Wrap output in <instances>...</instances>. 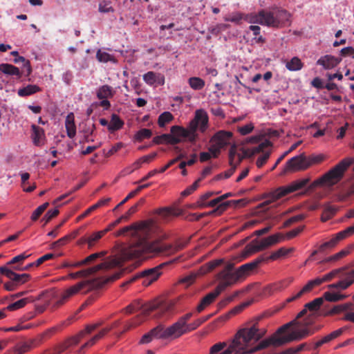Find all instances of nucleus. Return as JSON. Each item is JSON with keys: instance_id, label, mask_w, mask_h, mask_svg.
<instances>
[{"instance_id": "9", "label": "nucleus", "mask_w": 354, "mask_h": 354, "mask_svg": "<svg viewBox=\"0 0 354 354\" xmlns=\"http://www.w3.org/2000/svg\"><path fill=\"white\" fill-rule=\"evenodd\" d=\"M165 264L162 263L156 267L145 269L138 273V274L132 277L129 281L124 283L122 286L128 285L131 283L134 282L137 279L142 280V284L148 286L151 285L153 281H156L159 277L162 274V269Z\"/></svg>"}, {"instance_id": "46", "label": "nucleus", "mask_w": 354, "mask_h": 354, "mask_svg": "<svg viewBox=\"0 0 354 354\" xmlns=\"http://www.w3.org/2000/svg\"><path fill=\"white\" fill-rule=\"evenodd\" d=\"M223 262V259H215L207 263L206 264L201 267V273L205 274L211 272L214 268L221 265Z\"/></svg>"}, {"instance_id": "4", "label": "nucleus", "mask_w": 354, "mask_h": 354, "mask_svg": "<svg viewBox=\"0 0 354 354\" xmlns=\"http://www.w3.org/2000/svg\"><path fill=\"white\" fill-rule=\"evenodd\" d=\"M173 307V303L169 301H154L147 304L143 308L142 313L140 315H137L125 324L124 329L122 333L140 325L151 312L157 311L158 314L164 315L166 313L170 312Z\"/></svg>"}, {"instance_id": "8", "label": "nucleus", "mask_w": 354, "mask_h": 354, "mask_svg": "<svg viewBox=\"0 0 354 354\" xmlns=\"http://www.w3.org/2000/svg\"><path fill=\"white\" fill-rule=\"evenodd\" d=\"M233 134L231 131L220 130L215 133L210 139L211 145L209 147L212 157L217 158L221 150L231 143Z\"/></svg>"}, {"instance_id": "62", "label": "nucleus", "mask_w": 354, "mask_h": 354, "mask_svg": "<svg viewBox=\"0 0 354 354\" xmlns=\"http://www.w3.org/2000/svg\"><path fill=\"white\" fill-rule=\"evenodd\" d=\"M49 203L48 202L44 203L43 205L39 206L32 214L31 219L33 221H37L39 217L43 214V212L48 207Z\"/></svg>"}, {"instance_id": "31", "label": "nucleus", "mask_w": 354, "mask_h": 354, "mask_svg": "<svg viewBox=\"0 0 354 354\" xmlns=\"http://www.w3.org/2000/svg\"><path fill=\"white\" fill-rule=\"evenodd\" d=\"M324 277H317L315 279L309 281L302 289L297 292V296H302L304 293L311 291L315 287L320 286L324 283Z\"/></svg>"}, {"instance_id": "6", "label": "nucleus", "mask_w": 354, "mask_h": 354, "mask_svg": "<svg viewBox=\"0 0 354 354\" xmlns=\"http://www.w3.org/2000/svg\"><path fill=\"white\" fill-rule=\"evenodd\" d=\"M309 181V178H302L295 180L286 186L280 187L265 195L266 200L263 204L268 205L288 194L301 189L308 184Z\"/></svg>"}, {"instance_id": "57", "label": "nucleus", "mask_w": 354, "mask_h": 354, "mask_svg": "<svg viewBox=\"0 0 354 354\" xmlns=\"http://www.w3.org/2000/svg\"><path fill=\"white\" fill-rule=\"evenodd\" d=\"M151 335L153 337L159 339H168L167 337L165 336L166 333V328H165L162 326L159 325L150 330Z\"/></svg>"}, {"instance_id": "7", "label": "nucleus", "mask_w": 354, "mask_h": 354, "mask_svg": "<svg viewBox=\"0 0 354 354\" xmlns=\"http://www.w3.org/2000/svg\"><path fill=\"white\" fill-rule=\"evenodd\" d=\"M188 241L186 242H178L175 245L165 244L159 240L151 241V243H145L144 248L147 250L149 254H171L183 250L187 245Z\"/></svg>"}, {"instance_id": "61", "label": "nucleus", "mask_w": 354, "mask_h": 354, "mask_svg": "<svg viewBox=\"0 0 354 354\" xmlns=\"http://www.w3.org/2000/svg\"><path fill=\"white\" fill-rule=\"evenodd\" d=\"M151 136V130L149 129H142L136 133L135 137L138 141L140 142L145 138H149Z\"/></svg>"}, {"instance_id": "34", "label": "nucleus", "mask_w": 354, "mask_h": 354, "mask_svg": "<svg viewBox=\"0 0 354 354\" xmlns=\"http://www.w3.org/2000/svg\"><path fill=\"white\" fill-rule=\"evenodd\" d=\"M65 127L66 129L67 136L70 138L75 137L76 134V127L74 122V115L73 113H69L66 118Z\"/></svg>"}, {"instance_id": "24", "label": "nucleus", "mask_w": 354, "mask_h": 354, "mask_svg": "<svg viewBox=\"0 0 354 354\" xmlns=\"http://www.w3.org/2000/svg\"><path fill=\"white\" fill-rule=\"evenodd\" d=\"M345 330V328H341L336 330L333 331L330 334L324 336L320 340L317 341L315 343L314 349H317L319 347L322 346L323 344H328L331 341L337 339L339 336H341L344 331Z\"/></svg>"}, {"instance_id": "12", "label": "nucleus", "mask_w": 354, "mask_h": 354, "mask_svg": "<svg viewBox=\"0 0 354 354\" xmlns=\"http://www.w3.org/2000/svg\"><path fill=\"white\" fill-rule=\"evenodd\" d=\"M2 275L10 279L9 281L3 284L4 288L8 291H14L19 286L28 281L31 277L29 274L23 273L17 274L16 272H11L8 270H1Z\"/></svg>"}, {"instance_id": "3", "label": "nucleus", "mask_w": 354, "mask_h": 354, "mask_svg": "<svg viewBox=\"0 0 354 354\" xmlns=\"http://www.w3.org/2000/svg\"><path fill=\"white\" fill-rule=\"evenodd\" d=\"M353 163L351 158H345L339 162L333 169L326 173L322 177L312 183L308 189L312 190L319 185L333 186L339 182L344 176V171Z\"/></svg>"}, {"instance_id": "58", "label": "nucleus", "mask_w": 354, "mask_h": 354, "mask_svg": "<svg viewBox=\"0 0 354 354\" xmlns=\"http://www.w3.org/2000/svg\"><path fill=\"white\" fill-rule=\"evenodd\" d=\"M218 192H207L205 193L204 194L201 195L200 198L198 199V204L197 205L200 207V209L207 207V202L206 201L209 199L212 196L217 194Z\"/></svg>"}, {"instance_id": "21", "label": "nucleus", "mask_w": 354, "mask_h": 354, "mask_svg": "<svg viewBox=\"0 0 354 354\" xmlns=\"http://www.w3.org/2000/svg\"><path fill=\"white\" fill-rule=\"evenodd\" d=\"M265 260L266 259L263 257H259L251 262L241 266L237 269L241 277L243 278L245 276L249 275L251 273V272H252L255 268H257L258 266Z\"/></svg>"}, {"instance_id": "10", "label": "nucleus", "mask_w": 354, "mask_h": 354, "mask_svg": "<svg viewBox=\"0 0 354 354\" xmlns=\"http://www.w3.org/2000/svg\"><path fill=\"white\" fill-rule=\"evenodd\" d=\"M245 19L250 24H259L262 26L275 28L274 11L261 9L258 12L247 15Z\"/></svg>"}, {"instance_id": "64", "label": "nucleus", "mask_w": 354, "mask_h": 354, "mask_svg": "<svg viewBox=\"0 0 354 354\" xmlns=\"http://www.w3.org/2000/svg\"><path fill=\"white\" fill-rule=\"evenodd\" d=\"M103 236L104 234L101 231H99L87 237L88 241V248H92L95 245V242L100 239Z\"/></svg>"}, {"instance_id": "41", "label": "nucleus", "mask_w": 354, "mask_h": 354, "mask_svg": "<svg viewBox=\"0 0 354 354\" xmlns=\"http://www.w3.org/2000/svg\"><path fill=\"white\" fill-rule=\"evenodd\" d=\"M189 86L195 91L202 90L205 86V81L198 77H191L187 80Z\"/></svg>"}, {"instance_id": "14", "label": "nucleus", "mask_w": 354, "mask_h": 354, "mask_svg": "<svg viewBox=\"0 0 354 354\" xmlns=\"http://www.w3.org/2000/svg\"><path fill=\"white\" fill-rule=\"evenodd\" d=\"M93 283L89 281H81L75 285L66 289L61 295L59 300H57V306H61L64 304L67 300L71 297L76 295L78 292L86 294L93 288Z\"/></svg>"}, {"instance_id": "20", "label": "nucleus", "mask_w": 354, "mask_h": 354, "mask_svg": "<svg viewBox=\"0 0 354 354\" xmlns=\"http://www.w3.org/2000/svg\"><path fill=\"white\" fill-rule=\"evenodd\" d=\"M187 333V326H185L178 320L171 326L166 328V333H165V336L167 337L168 339H175L180 337L181 335Z\"/></svg>"}, {"instance_id": "18", "label": "nucleus", "mask_w": 354, "mask_h": 354, "mask_svg": "<svg viewBox=\"0 0 354 354\" xmlns=\"http://www.w3.org/2000/svg\"><path fill=\"white\" fill-rule=\"evenodd\" d=\"M234 264L229 263L225 268L218 274V277L220 280L226 282L229 286L235 283L237 281L241 279L238 270L232 272Z\"/></svg>"}, {"instance_id": "15", "label": "nucleus", "mask_w": 354, "mask_h": 354, "mask_svg": "<svg viewBox=\"0 0 354 354\" xmlns=\"http://www.w3.org/2000/svg\"><path fill=\"white\" fill-rule=\"evenodd\" d=\"M209 117L204 109H198L195 111L194 118L189 122L188 127L193 131L198 129L201 133H205L208 128Z\"/></svg>"}, {"instance_id": "35", "label": "nucleus", "mask_w": 354, "mask_h": 354, "mask_svg": "<svg viewBox=\"0 0 354 354\" xmlns=\"http://www.w3.org/2000/svg\"><path fill=\"white\" fill-rule=\"evenodd\" d=\"M354 310V304L351 302H347L339 305L334 306L328 312L329 315L339 314L342 312H348Z\"/></svg>"}, {"instance_id": "42", "label": "nucleus", "mask_w": 354, "mask_h": 354, "mask_svg": "<svg viewBox=\"0 0 354 354\" xmlns=\"http://www.w3.org/2000/svg\"><path fill=\"white\" fill-rule=\"evenodd\" d=\"M95 130V125L94 123L86 122L82 129L84 133V141L86 142H93L94 140L90 138V136H92Z\"/></svg>"}, {"instance_id": "40", "label": "nucleus", "mask_w": 354, "mask_h": 354, "mask_svg": "<svg viewBox=\"0 0 354 354\" xmlns=\"http://www.w3.org/2000/svg\"><path fill=\"white\" fill-rule=\"evenodd\" d=\"M216 296L211 292L206 295L201 301L199 304L196 307L198 313H201L205 308L209 306L214 302L216 299Z\"/></svg>"}, {"instance_id": "26", "label": "nucleus", "mask_w": 354, "mask_h": 354, "mask_svg": "<svg viewBox=\"0 0 354 354\" xmlns=\"http://www.w3.org/2000/svg\"><path fill=\"white\" fill-rule=\"evenodd\" d=\"M143 80L149 85H153L158 83L159 85L165 84V77L160 73H156L153 71H149L143 75Z\"/></svg>"}, {"instance_id": "48", "label": "nucleus", "mask_w": 354, "mask_h": 354, "mask_svg": "<svg viewBox=\"0 0 354 354\" xmlns=\"http://www.w3.org/2000/svg\"><path fill=\"white\" fill-rule=\"evenodd\" d=\"M337 212V208L334 206L326 205L322 214L321 220L323 222H326L330 219Z\"/></svg>"}, {"instance_id": "59", "label": "nucleus", "mask_w": 354, "mask_h": 354, "mask_svg": "<svg viewBox=\"0 0 354 354\" xmlns=\"http://www.w3.org/2000/svg\"><path fill=\"white\" fill-rule=\"evenodd\" d=\"M346 267H342L338 269H335L326 274L324 275V280L325 282L331 281L333 278L337 277L339 274H342L345 270H346Z\"/></svg>"}, {"instance_id": "28", "label": "nucleus", "mask_w": 354, "mask_h": 354, "mask_svg": "<svg viewBox=\"0 0 354 354\" xmlns=\"http://www.w3.org/2000/svg\"><path fill=\"white\" fill-rule=\"evenodd\" d=\"M59 328L58 326H54L46 330L44 333L37 335L35 338L32 339V343L35 345H38L39 346L44 342L45 339L50 338L53 334H55Z\"/></svg>"}, {"instance_id": "17", "label": "nucleus", "mask_w": 354, "mask_h": 354, "mask_svg": "<svg viewBox=\"0 0 354 354\" xmlns=\"http://www.w3.org/2000/svg\"><path fill=\"white\" fill-rule=\"evenodd\" d=\"M118 265L116 261H105L97 266H95L87 269L82 270L76 272H72L68 274L70 279H77L82 277H87L95 274L101 270H109Z\"/></svg>"}, {"instance_id": "43", "label": "nucleus", "mask_w": 354, "mask_h": 354, "mask_svg": "<svg viewBox=\"0 0 354 354\" xmlns=\"http://www.w3.org/2000/svg\"><path fill=\"white\" fill-rule=\"evenodd\" d=\"M40 91V88L37 85L29 84L24 88H19L17 91V94L20 97H26Z\"/></svg>"}, {"instance_id": "44", "label": "nucleus", "mask_w": 354, "mask_h": 354, "mask_svg": "<svg viewBox=\"0 0 354 354\" xmlns=\"http://www.w3.org/2000/svg\"><path fill=\"white\" fill-rule=\"evenodd\" d=\"M303 63L301 59L297 57H292L290 61L286 64V67L290 71H299L303 68Z\"/></svg>"}, {"instance_id": "55", "label": "nucleus", "mask_w": 354, "mask_h": 354, "mask_svg": "<svg viewBox=\"0 0 354 354\" xmlns=\"http://www.w3.org/2000/svg\"><path fill=\"white\" fill-rule=\"evenodd\" d=\"M340 240H339V239H338V236L336 234L334 236V237H333L330 241H326V242L324 243L323 244H322L319 248V251L320 252H322L327 249L333 248L337 244V243Z\"/></svg>"}, {"instance_id": "30", "label": "nucleus", "mask_w": 354, "mask_h": 354, "mask_svg": "<svg viewBox=\"0 0 354 354\" xmlns=\"http://www.w3.org/2000/svg\"><path fill=\"white\" fill-rule=\"evenodd\" d=\"M324 277H317L315 279L309 281L302 289L297 292V296H302L304 293L311 291L315 287L320 286L324 283Z\"/></svg>"}, {"instance_id": "37", "label": "nucleus", "mask_w": 354, "mask_h": 354, "mask_svg": "<svg viewBox=\"0 0 354 354\" xmlns=\"http://www.w3.org/2000/svg\"><path fill=\"white\" fill-rule=\"evenodd\" d=\"M31 128L32 130V139L34 144L37 146L41 145V140L45 136L44 129L35 124H32Z\"/></svg>"}, {"instance_id": "22", "label": "nucleus", "mask_w": 354, "mask_h": 354, "mask_svg": "<svg viewBox=\"0 0 354 354\" xmlns=\"http://www.w3.org/2000/svg\"><path fill=\"white\" fill-rule=\"evenodd\" d=\"M341 61L342 58L340 57H335L330 55H326L322 56L317 61V64L322 66L326 70H329L337 66Z\"/></svg>"}, {"instance_id": "19", "label": "nucleus", "mask_w": 354, "mask_h": 354, "mask_svg": "<svg viewBox=\"0 0 354 354\" xmlns=\"http://www.w3.org/2000/svg\"><path fill=\"white\" fill-rule=\"evenodd\" d=\"M241 201H242V200L225 201V203L221 204L217 207H216L215 209H214L213 210H212L209 212L201 213L200 214H197L195 213L191 214L187 217V220H189V221H198L207 215L219 216V215L222 214L227 209V208L230 206V204L231 203H240Z\"/></svg>"}, {"instance_id": "27", "label": "nucleus", "mask_w": 354, "mask_h": 354, "mask_svg": "<svg viewBox=\"0 0 354 354\" xmlns=\"http://www.w3.org/2000/svg\"><path fill=\"white\" fill-rule=\"evenodd\" d=\"M181 142V139L176 136H173V134H162L160 136H156L153 138V142L156 145L162 144L164 142L176 145Z\"/></svg>"}, {"instance_id": "32", "label": "nucleus", "mask_w": 354, "mask_h": 354, "mask_svg": "<svg viewBox=\"0 0 354 354\" xmlns=\"http://www.w3.org/2000/svg\"><path fill=\"white\" fill-rule=\"evenodd\" d=\"M324 277H317L315 279L309 281L302 289L297 292V296H302L304 293L311 291L315 287L320 286L324 283Z\"/></svg>"}, {"instance_id": "49", "label": "nucleus", "mask_w": 354, "mask_h": 354, "mask_svg": "<svg viewBox=\"0 0 354 354\" xmlns=\"http://www.w3.org/2000/svg\"><path fill=\"white\" fill-rule=\"evenodd\" d=\"M270 146H271V142L269 140H266L259 143L257 146L254 147L250 149L251 155H254L257 153H259L261 152L264 153L265 152L267 151H265V149L269 147Z\"/></svg>"}, {"instance_id": "52", "label": "nucleus", "mask_w": 354, "mask_h": 354, "mask_svg": "<svg viewBox=\"0 0 354 354\" xmlns=\"http://www.w3.org/2000/svg\"><path fill=\"white\" fill-rule=\"evenodd\" d=\"M174 119L173 115L169 111H165L161 113L158 119L159 127H163Z\"/></svg>"}, {"instance_id": "1", "label": "nucleus", "mask_w": 354, "mask_h": 354, "mask_svg": "<svg viewBox=\"0 0 354 354\" xmlns=\"http://www.w3.org/2000/svg\"><path fill=\"white\" fill-rule=\"evenodd\" d=\"M260 319L261 317H258L257 320L248 323L245 327L238 330L229 345L225 342L214 344L209 348V354H250L270 346H281L293 339L290 335L279 337L277 334L263 339L256 346L251 348L266 333V328L260 327Z\"/></svg>"}, {"instance_id": "33", "label": "nucleus", "mask_w": 354, "mask_h": 354, "mask_svg": "<svg viewBox=\"0 0 354 354\" xmlns=\"http://www.w3.org/2000/svg\"><path fill=\"white\" fill-rule=\"evenodd\" d=\"M324 277H317L315 279L309 281L302 289L297 292V296H302L304 293L311 291L315 287L320 286L324 283Z\"/></svg>"}, {"instance_id": "60", "label": "nucleus", "mask_w": 354, "mask_h": 354, "mask_svg": "<svg viewBox=\"0 0 354 354\" xmlns=\"http://www.w3.org/2000/svg\"><path fill=\"white\" fill-rule=\"evenodd\" d=\"M96 57L100 62H115V58L112 55L100 50L97 52Z\"/></svg>"}, {"instance_id": "54", "label": "nucleus", "mask_w": 354, "mask_h": 354, "mask_svg": "<svg viewBox=\"0 0 354 354\" xmlns=\"http://www.w3.org/2000/svg\"><path fill=\"white\" fill-rule=\"evenodd\" d=\"M324 303L323 297H317L310 302L305 304V307L310 311H317Z\"/></svg>"}, {"instance_id": "16", "label": "nucleus", "mask_w": 354, "mask_h": 354, "mask_svg": "<svg viewBox=\"0 0 354 354\" xmlns=\"http://www.w3.org/2000/svg\"><path fill=\"white\" fill-rule=\"evenodd\" d=\"M310 167L308 157L301 153L288 160L286 164L283 173L304 171Z\"/></svg>"}, {"instance_id": "36", "label": "nucleus", "mask_w": 354, "mask_h": 354, "mask_svg": "<svg viewBox=\"0 0 354 354\" xmlns=\"http://www.w3.org/2000/svg\"><path fill=\"white\" fill-rule=\"evenodd\" d=\"M0 71L6 75H16L19 78L21 77L22 73L17 67L10 64H1Z\"/></svg>"}, {"instance_id": "11", "label": "nucleus", "mask_w": 354, "mask_h": 354, "mask_svg": "<svg viewBox=\"0 0 354 354\" xmlns=\"http://www.w3.org/2000/svg\"><path fill=\"white\" fill-rule=\"evenodd\" d=\"M283 236L281 234H275L268 237L264 238L260 241L254 240L245 247L246 252L248 254H253L261 251L272 245L279 243Z\"/></svg>"}, {"instance_id": "56", "label": "nucleus", "mask_w": 354, "mask_h": 354, "mask_svg": "<svg viewBox=\"0 0 354 354\" xmlns=\"http://www.w3.org/2000/svg\"><path fill=\"white\" fill-rule=\"evenodd\" d=\"M237 147L235 144H233L230 149L229 151V163L230 165H233V164H236L239 156L242 159L243 158L240 154H237L236 153Z\"/></svg>"}, {"instance_id": "50", "label": "nucleus", "mask_w": 354, "mask_h": 354, "mask_svg": "<svg viewBox=\"0 0 354 354\" xmlns=\"http://www.w3.org/2000/svg\"><path fill=\"white\" fill-rule=\"evenodd\" d=\"M171 133L173 134V136H176L177 138H186L188 136V129H185L183 127L175 125L171 127Z\"/></svg>"}, {"instance_id": "2", "label": "nucleus", "mask_w": 354, "mask_h": 354, "mask_svg": "<svg viewBox=\"0 0 354 354\" xmlns=\"http://www.w3.org/2000/svg\"><path fill=\"white\" fill-rule=\"evenodd\" d=\"M154 231L153 221H145L140 223H133L124 227L115 232L116 236L130 235L135 239L133 247L130 248L128 254L129 258L139 256L142 254H149L147 250L144 248L145 243H151L148 239Z\"/></svg>"}, {"instance_id": "47", "label": "nucleus", "mask_w": 354, "mask_h": 354, "mask_svg": "<svg viewBox=\"0 0 354 354\" xmlns=\"http://www.w3.org/2000/svg\"><path fill=\"white\" fill-rule=\"evenodd\" d=\"M30 301H32V300L29 297L23 298L12 304H10L6 308V310H16L24 307Z\"/></svg>"}, {"instance_id": "5", "label": "nucleus", "mask_w": 354, "mask_h": 354, "mask_svg": "<svg viewBox=\"0 0 354 354\" xmlns=\"http://www.w3.org/2000/svg\"><path fill=\"white\" fill-rule=\"evenodd\" d=\"M308 310V309L304 306V308L298 313L296 319H295L294 320L281 326L276 331V333H274L271 337H273L277 334L278 335L277 336L279 337H289L290 335L292 338H294L292 340H290V341L284 343L283 344V345H284L286 344H288L289 342H293L295 340H301L309 335H312L313 334H314L316 331H317L320 328L319 327H318L317 328H314V329H310L306 327L303 328H298V329L293 330L292 332H290L289 333H287V334L286 333V332L292 326L299 324V322L297 321V319H299V318L302 317L303 316H304L306 314Z\"/></svg>"}, {"instance_id": "38", "label": "nucleus", "mask_w": 354, "mask_h": 354, "mask_svg": "<svg viewBox=\"0 0 354 354\" xmlns=\"http://www.w3.org/2000/svg\"><path fill=\"white\" fill-rule=\"evenodd\" d=\"M113 95L112 87L107 84L100 86L97 91V97L100 100L112 97Z\"/></svg>"}, {"instance_id": "45", "label": "nucleus", "mask_w": 354, "mask_h": 354, "mask_svg": "<svg viewBox=\"0 0 354 354\" xmlns=\"http://www.w3.org/2000/svg\"><path fill=\"white\" fill-rule=\"evenodd\" d=\"M15 64L22 63L23 64V73L26 72V76H29L32 73V67L29 60L26 59L24 57L18 55L13 60Z\"/></svg>"}, {"instance_id": "51", "label": "nucleus", "mask_w": 354, "mask_h": 354, "mask_svg": "<svg viewBox=\"0 0 354 354\" xmlns=\"http://www.w3.org/2000/svg\"><path fill=\"white\" fill-rule=\"evenodd\" d=\"M292 251H293V248H281L279 250H277V251L272 252L271 254V255L267 258V259H270V260L274 261V260L279 259L282 257H285L286 255H287L288 253L291 252Z\"/></svg>"}, {"instance_id": "29", "label": "nucleus", "mask_w": 354, "mask_h": 354, "mask_svg": "<svg viewBox=\"0 0 354 354\" xmlns=\"http://www.w3.org/2000/svg\"><path fill=\"white\" fill-rule=\"evenodd\" d=\"M324 277H317L315 279L309 281L302 289L297 292V296H302L304 293L311 291L315 287L320 286L324 283Z\"/></svg>"}, {"instance_id": "25", "label": "nucleus", "mask_w": 354, "mask_h": 354, "mask_svg": "<svg viewBox=\"0 0 354 354\" xmlns=\"http://www.w3.org/2000/svg\"><path fill=\"white\" fill-rule=\"evenodd\" d=\"M274 12V25L275 28H279L286 25L289 21L290 15L285 10H278Z\"/></svg>"}, {"instance_id": "13", "label": "nucleus", "mask_w": 354, "mask_h": 354, "mask_svg": "<svg viewBox=\"0 0 354 354\" xmlns=\"http://www.w3.org/2000/svg\"><path fill=\"white\" fill-rule=\"evenodd\" d=\"M93 283L89 281H81L75 285L66 289L61 295L59 300H57V306H61L64 304L67 300L71 297L76 295L78 292L86 294L93 288Z\"/></svg>"}, {"instance_id": "39", "label": "nucleus", "mask_w": 354, "mask_h": 354, "mask_svg": "<svg viewBox=\"0 0 354 354\" xmlns=\"http://www.w3.org/2000/svg\"><path fill=\"white\" fill-rule=\"evenodd\" d=\"M124 122L120 118L117 114H112L111 122L108 125V130L110 132H114L122 128Z\"/></svg>"}, {"instance_id": "53", "label": "nucleus", "mask_w": 354, "mask_h": 354, "mask_svg": "<svg viewBox=\"0 0 354 354\" xmlns=\"http://www.w3.org/2000/svg\"><path fill=\"white\" fill-rule=\"evenodd\" d=\"M103 255H104L103 252L92 254L88 256L84 260L76 262V263L74 264V266H82L89 264L91 262H93L94 261H95L97 258L102 257Z\"/></svg>"}, {"instance_id": "63", "label": "nucleus", "mask_w": 354, "mask_h": 354, "mask_svg": "<svg viewBox=\"0 0 354 354\" xmlns=\"http://www.w3.org/2000/svg\"><path fill=\"white\" fill-rule=\"evenodd\" d=\"M354 234V225L337 233L338 239L343 240Z\"/></svg>"}, {"instance_id": "23", "label": "nucleus", "mask_w": 354, "mask_h": 354, "mask_svg": "<svg viewBox=\"0 0 354 354\" xmlns=\"http://www.w3.org/2000/svg\"><path fill=\"white\" fill-rule=\"evenodd\" d=\"M340 277L344 278L337 282L339 288L346 290L354 283V268L348 271L345 270Z\"/></svg>"}]
</instances>
